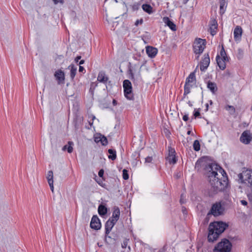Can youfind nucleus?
Segmentation results:
<instances>
[{
  "label": "nucleus",
  "instance_id": "nucleus-8",
  "mask_svg": "<svg viewBox=\"0 0 252 252\" xmlns=\"http://www.w3.org/2000/svg\"><path fill=\"white\" fill-rule=\"evenodd\" d=\"M123 88L126 97L129 100L133 99L131 83L128 80H125L124 81Z\"/></svg>",
  "mask_w": 252,
  "mask_h": 252
},
{
  "label": "nucleus",
  "instance_id": "nucleus-51",
  "mask_svg": "<svg viewBox=\"0 0 252 252\" xmlns=\"http://www.w3.org/2000/svg\"><path fill=\"white\" fill-rule=\"evenodd\" d=\"M84 62H85L84 60H81V61L79 62V64L80 65L82 64H83V63H84Z\"/></svg>",
  "mask_w": 252,
  "mask_h": 252
},
{
  "label": "nucleus",
  "instance_id": "nucleus-36",
  "mask_svg": "<svg viewBox=\"0 0 252 252\" xmlns=\"http://www.w3.org/2000/svg\"><path fill=\"white\" fill-rule=\"evenodd\" d=\"M102 135L100 134H96L94 138V141L96 142V143H99L100 142V140H101V137H102Z\"/></svg>",
  "mask_w": 252,
  "mask_h": 252
},
{
  "label": "nucleus",
  "instance_id": "nucleus-48",
  "mask_svg": "<svg viewBox=\"0 0 252 252\" xmlns=\"http://www.w3.org/2000/svg\"><path fill=\"white\" fill-rule=\"evenodd\" d=\"M95 119V117L94 116H93V117H92V122H91V121L89 122V124H90L91 126H92L93 125V121Z\"/></svg>",
  "mask_w": 252,
  "mask_h": 252
},
{
  "label": "nucleus",
  "instance_id": "nucleus-16",
  "mask_svg": "<svg viewBox=\"0 0 252 252\" xmlns=\"http://www.w3.org/2000/svg\"><path fill=\"white\" fill-rule=\"evenodd\" d=\"M217 28L218 23L217 21L215 19H212L210 24V31L211 35L213 36L216 34Z\"/></svg>",
  "mask_w": 252,
  "mask_h": 252
},
{
  "label": "nucleus",
  "instance_id": "nucleus-2",
  "mask_svg": "<svg viewBox=\"0 0 252 252\" xmlns=\"http://www.w3.org/2000/svg\"><path fill=\"white\" fill-rule=\"evenodd\" d=\"M227 225L222 221H216L211 223L209 225L208 240L213 242L219 237L227 227Z\"/></svg>",
  "mask_w": 252,
  "mask_h": 252
},
{
  "label": "nucleus",
  "instance_id": "nucleus-7",
  "mask_svg": "<svg viewBox=\"0 0 252 252\" xmlns=\"http://www.w3.org/2000/svg\"><path fill=\"white\" fill-rule=\"evenodd\" d=\"M224 208L220 202H216L212 206L208 215H212L214 217H218L223 214Z\"/></svg>",
  "mask_w": 252,
  "mask_h": 252
},
{
  "label": "nucleus",
  "instance_id": "nucleus-24",
  "mask_svg": "<svg viewBox=\"0 0 252 252\" xmlns=\"http://www.w3.org/2000/svg\"><path fill=\"white\" fill-rule=\"evenodd\" d=\"M207 88L212 92L215 94L217 91V87L216 84L215 83L209 81L207 84Z\"/></svg>",
  "mask_w": 252,
  "mask_h": 252
},
{
  "label": "nucleus",
  "instance_id": "nucleus-31",
  "mask_svg": "<svg viewBox=\"0 0 252 252\" xmlns=\"http://www.w3.org/2000/svg\"><path fill=\"white\" fill-rule=\"evenodd\" d=\"M193 148L194 150L195 151H198L200 150V143H199V142L198 140H195L193 142Z\"/></svg>",
  "mask_w": 252,
  "mask_h": 252
},
{
  "label": "nucleus",
  "instance_id": "nucleus-45",
  "mask_svg": "<svg viewBox=\"0 0 252 252\" xmlns=\"http://www.w3.org/2000/svg\"><path fill=\"white\" fill-rule=\"evenodd\" d=\"M54 183H49V185L50 186V189L52 192H54V186H53Z\"/></svg>",
  "mask_w": 252,
  "mask_h": 252
},
{
  "label": "nucleus",
  "instance_id": "nucleus-54",
  "mask_svg": "<svg viewBox=\"0 0 252 252\" xmlns=\"http://www.w3.org/2000/svg\"><path fill=\"white\" fill-rule=\"evenodd\" d=\"M206 108L205 111H208V107H209V105H208V103L206 104Z\"/></svg>",
  "mask_w": 252,
  "mask_h": 252
},
{
  "label": "nucleus",
  "instance_id": "nucleus-43",
  "mask_svg": "<svg viewBox=\"0 0 252 252\" xmlns=\"http://www.w3.org/2000/svg\"><path fill=\"white\" fill-rule=\"evenodd\" d=\"M98 174L100 177H102L104 174V170L103 169H100L99 171Z\"/></svg>",
  "mask_w": 252,
  "mask_h": 252
},
{
  "label": "nucleus",
  "instance_id": "nucleus-35",
  "mask_svg": "<svg viewBox=\"0 0 252 252\" xmlns=\"http://www.w3.org/2000/svg\"><path fill=\"white\" fill-rule=\"evenodd\" d=\"M123 178L125 180H126L129 178L128 171L126 169H124L123 170Z\"/></svg>",
  "mask_w": 252,
  "mask_h": 252
},
{
  "label": "nucleus",
  "instance_id": "nucleus-23",
  "mask_svg": "<svg viewBox=\"0 0 252 252\" xmlns=\"http://www.w3.org/2000/svg\"><path fill=\"white\" fill-rule=\"evenodd\" d=\"M98 213L100 216H104L107 213V209L105 206L100 204L98 207Z\"/></svg>",
  "mask_w": 252,
  "mask_h": 252
},
{
  "label": "nucleus",
  "instance_id": "nucleus-19",
  "mask_svg": "<svg viewBox=\"0 0 252 252\" xmlns=\"http://www.w3.org/2000/svg\"><path fill=\"white\" fill-rule=\"evenodd\" d=\"M55 77L58 80L59 84L63 82L64 80V74L63 71L58 70L56 71L55 73Z\"/></svg>",
  "mask_w": 252,
  "mask_h": 252
},
{
  "label": "nucleus",
  "instance_id": "nucleus-47",
  "mask_svg": "<svg viewBox=\"0 0 252 252\" xmlns=\"http://www.w3.org/2000/svg\"><path fill=\"white\" fill-rule=\"evenodd\" d=\"M183 120L184 121H187L189 120L188 115H185L183 117Z\"/></svg>",
  "mask_w": 252,
  "mask_h": 252
},
{
  "label": "nucleus",
  "instance_id": "nucleus-32",
  "mask_svg": "<svg viewBox=\"0 0 252 252\" xmlns=\"http://www.w3.org/2000/svg\"><path fill=\"white\" fill-rule=\"evenodd\" d=\"M225 109L229 111L230 114H234L235 112V108L231 105H227L225 106Z\"/></svg>",
  "mask_w": 252,
  "mask_h": 252
},
{
  "label": "nucleus",
  "instance_id": "nucleus-40",
  "mask_svg": "<svg viewBox=\"0 0 252 252\" xmlns=\"http://www.w3.org/2000/svg\"><path fill=\"white\" fill-rule=\"evenodd\" d=\"M131 7L133 11L137 10L139 8V5L137 3L133 4L131 5Z\"/></svg>",
  "mask_w": 252,
  "mask_h": 252
},
{
  "label": "nucleus",
  "instance_id": "nucleus-13",
  "mask_svg": "<svg viewBox=\"0 0 252 252\" xmlns=\"http://www.w3.org/2000/svg\"><path fill=\"white\" fill-rule=\"evenodd\" d=\"M162 21L165 25L167 26L172 31H175L176 30V25L172 21H171L168 17H163Z\"/></svg>",
  "mask_w": 252,
  "mask_h": 252
},
{
  "label": "nucleus",
  "instance_id": "nucleus-21",
  "mask_svg": "<svg viewBox=\"0 0 252 252\" xmlns=\"http://www.w3.org/2000/svg\"><path fill=\"white\" fill-rule=\"evenodd\" d=\"M195 80V74L193 72L191 73L187 78L185 84L193 86Z\"/></svg>",
  "mask_w": 252,
  "mask_h": 252
},
{
  "label": "nucleus",
  "instance_id": "nucleus-53",
  "mask_svg": "<svg viewBox=\"0 0 252 252\" xmlns=\"http://www.w3.org/2000/svg\"><path fill=\"white\" fill-rule=\"evenodd\" d=\"M188 104L190 107H191L192 106V104L191 102L190 101H188Z\"/></svg>",
  "mask_w": 252,
  "mask_h": 252
},
{
  "label": "nucleus",
  "instance_id": "nucleus-41",
  "mask_svg": "<svg viewBox=\"0 0 252 252\" xmlns=\"http://www.w3.org/2000/svg\"><path fill=\"white\" fill-rule=\"evenodd\" d=\"M193 115L195 118L198 117L200 116V112L198 110L196 111V109L194 110V112Z\"/></svg>",
  "mask_w": 252,
  "mask_h": 252
},
{
  "label": "nucleus",
  "instance_id": "nucleus-27",
  "mask_svg": "<svg viewBox=\"0 0 252 252\" xmlns=\"http://www.w3.org/2000/svg\"><path fill=\"white\" fill-rule=\"evenodd\" d=\"M142 9L143 10L149 14H151L153 12V8L152 6L147 4H144L142 5Z\"/></svg>",
  "mask_w": 252,
  "mask_h": 252
},
{
  "label": "nucleus",
  "instance_id": "nucleus-34",
  "mask_svg": "<svg viewBox=\"0 0 252 252\" xmlns=\"http://www.w3.org/2000/svg\"><path fill=\"white\" fill-rule=\"evenodd\" d=\"M101 144L103 146H106L108 144V141L106 137L103 135L101 137V140H100V142Z\"/></svg>",
  "mask_w": 252,
  "mask_h": 252
},
{
  "label": "nucleus",
  "instance_id": "nucleus-46",
  "mask_svg": "<svg viewBox=\"0 0 252 252\" xmlns=\"http://www.w3.org/2000/svg\"><path fill=\"white\" fill-rule=\"evenodd\" d=\"M240 202L241 203L242 205H244V206H246L248 204L247 201L245 200H241L240 201Z\"/></svg>",
  "mask_w": 252,
  "mask_h": 252
},
{
  "label": "nucleus",
  "instance_id": "nucleus-44",
  "mask_svg": "<svg viewBox=\"0 0 252 252\" xmlns=\"http://www.w3.org/2000/svg\"><path fill=\"white\" fill-rule=\"evenodd\" d=\"M53 0L55 4H57L59 2H60L62 4H63V0Z\"/></svg>",
  "mask_w": 252,
  "mask_h": 252
},
{
  "label": "nucleus",
  "instance_id": "nucleus-56",
  "mask_svg": "<svg viewBox=\"0 0 252 252\" xmlns=\"http://www.w3.org/2000/svg\"><path fill=\"white\" fill-rule=\"evenodd\" d=\"M190 133H191V131H190V130H189V131L187 132V134H188V135H189V134H190Z\"/></svg>",
  "mask_w": 252,
  "mask_h": 252
},
{
  "label": "nucleus",
  "instance_id": "nucleus-29",
  "mask_svg": "<svg viewBox=\"0 0 252 252\" xmlns=\"http://www.w3.org/2000/svg\"><path fill=\"white\" fill-rule=\"evenodd\" d=\"M192 87V85H189L188 84H185L184 86V98H185L186 95L190 93V89Z\"/></svg>",
  "mask_w": 252,
  "mask_h": 252
},
{
  "label": "nucleus",
  "instance_id": "nucleus-9",
  "mask_svg": "<svg viewBox=\"0 0 252 252\" xmlns=\"http://www.w3.org/2000/svg\"><path fill=\"white\" fill-rule=\"evenodd\" d=\"M252 140V134L249 130H245L241 134L240 141L243 144L248 145Z\"/></svg>",
  "mask_w": 252,
  "mask_h": 252
},
{
  "label": "nucleus",
  "instance_id": "nucleus-30",
  "mask_svg": "<svg viewBox=\"0 0 252 252\" xmlns=\"http://www.w3.org/2000/svg\"><path fill=\"white\" fill-rule=\"evenodd\" d=\"M46 178L48 183H54L53 181V172L52 171H49L47 173Z\"/></svg>",
  "mask_w": 252,
  "mask_h": 252
},
{
  "label": "nucleus",
  "instance_id": "nucleus-52",
  "mask_svg": "<svg viewBox=\"0 0 252 252\" xmlns=\"http://www.w3.org/2000/svg\"><path fill=\"white\" fill-rule=\"evenodd\" d=\"M113 104L116 105L117 104V101L115 99L113 100Z\"/></svg>",
  "mask_w": 252,
  "mask_h": 252
},
{
  "label": "nucleus",
  "instance_id": "nucleus-60",
  "mask_svg": "<svg viewBox=\"0 0 252 252\" xmlns=\"http://www.w3.org/2000/svg\"><path fill=\"white\" fill-rule=\"evenodd\" d=\"M180 202L181 203H183V200H182L181 199L180 200Z\"/></svg>",
  "mask_w": 252,
  "mask_h": 252
},
{
  "label": "nucleus",
  "instance_id": "nucleus-12",
  "mask_svg": "<svg viewBox=\"0 0 252 252\" xmlns=\"http://www.w3.org/2000/svg\"><path fill=\"white\" fill-rule=\"evenodd\" d=\"M243 30L239 26H237L234 30V38L235 41L239 42L241 40Z\"/></svg>",
  "mask_w": 252,
  "mask_h": 252
},
{
  "label": "nucleus",
  "instance_id": "nucleus-1",
  "mask_svg": "<svg viewBox=\"0 0 252 252\" xmlns=\"http://www.w3.org/2000/svg\"><path fill=\"white\" fill-rule=\"evenodd\" d=\"M207 176L211 188L214 192L223 190L227 185V178L225 171L218 164L211 163L206 167Z\"/></svg>",
  "mask_w": 252,
  "mask_h": 252
},
{
  "label": "nucleus",
  "instance_id": "nucleus-61",
  "mask_svg": "<svg viewBox=\"0 0 252 252\" xmlns=\"http://www.w3.org/2000/svg\"><path fill=\"white\" fill-rule=\"evenodd\" d=\"M138 75H140V71L139 70L138 71Z\"/></svg>",
  "mask_w": 252,
  "mask_h": 252
},
{
  "label": "nucleus",
  "instance_id": "nucleus-38",
  "mask_svg": "<svg viewBox=\"0 0 252 252\" xmlns=\"http://www.w3.org/2000/svg\"><path fill=\"white\" fill-rule=\"evenodd\" d=\"M153 160V158L152 157H147L145 159V163H151Z\"/></svg>",
  "mask_w": 252,
  "mask_h": 252
},
{
  "label": "nucleus",
  "instance_id": "nucleus-20",
  "mask_svg": "<svg viewBox=\"0 0 252 252\" xmlns=\"http://www.w3.org/2000/svg\"><path fill=\"white\" fill-rule=\"evenodd\" d=\"M138 66L136 64L132 65L130 63H129L128 72L130 76V78L131 79L133 80L134 79V73L135 72L136 70L138 68Z\"/></svg>",
  "mask_w": 252,
  "mask_h": 252
},
{
  "label": "nucleus",
  "instance_id": "nucleus-28",
  "mask_svg": "<svg viewBox=\"0 0 252 252\" xmlns=\"http://www.w3.org/2000/svg\"><path fill=\"white\" fill-rule=\"evenodd\" d=\"M68 67L70 68V77L73 79L76 73L77 67L73 64L69 65Z\"/></svg>",
  "mask_w": 252,
  "mask_h": 252
},
{
  "label": "nucleus",
  "instance_id": "nucleus-42",
  "mask_svg": "<svg viewBox=\"0 0 252 252\" xmlns=\"http://www.w3.org/2000/svg\"><path fill=\"white\" fill-rule=\"evenodd\" d=\"M143 23V19H140V20H137L136 21L135 23V25L136 26H138L139 24H142Z\"/></svg>",
  "mask_w": 252,
  "mask_h": 252
},
{
  "label": "nucleus",
  "instance_id": "nucleus-59",
  "mask_svg": "<svg viewBox=\"0 0 252 252\" xmlns=\"http://www.w3.org/2000/svg\"><path fill=\"white\" fill-rule=\"evenodd\" d=\"M180 202L181 203H183V200H182L181 199L180 200Z\"/></svg>",
  "mask_w": 252,
  "mask_h": 252
},
{
  "label": "nucleus",
  "instance_id": "nucleus-17",
  "mask_svg": "<svg viewBox=\"0 0 252 252\" xmlns=\"http://www.w3.org/2000/svg\"><path fill=\"white\" fill-rule=\"evenodd\" d=\"M146 52L149 57L154 58L157 54L158 50L156 48L152 46H148L146 47Z\"/></svg>",
  "mask_w": 252,
  "mask_h": 252
},
{
  "label": "nucleus",
  "instance_id": "nucleus-25",
  "mask_svg": "<svg viewBox=\"0 0 252 252\" xmlns=\"http://www.w3.org/2000/svg\"><path fill=\"white\" fill-rule=\"evenodd\" d=\"M73 142L72 141H69L67 145H65L63 147L62 150L63 151L67 150L68 153H71L73 151Z\"/></svg>",
  "mask_w": 252,
  "mask_h": 252
},
{
  "label": "nucleus",
  "instance_id": "nucleus-6",
  "mask_svg": "<svg viewBox=\"0 0 252 252\" xmlns=\"http://www.w3.org/2000/svg\"><path fill=\"white\" fill-rule=\"evenodd\" d=\"M216 61L218 66L221 70H224L226 68V62L228 61V57L223 47L220 52V55H218L216 57Z\"/></svg>",
  "mask_w": 252,
  "mask_h": 252
},
{
  "label": "nucleus",
  "instance_id": "nucleus-50",
  "mask_svg": "<svg viewBox=\"0 0 252 252\" xmlns=\"http://www.w3.org/2000/svg\"><path fill=\"white\" fill-rule=\"evenodd\" d=\"M81 58V56H78L76 57L75 58V62H76V63H78V61H79V60H80Z\"/></svg>",
  "mask_w": 252,
  "mask_h": 252
},
{
  "label": "nucleus",
  "instance_id": "nucleus-4",
  "mask_svg": "<svg viewBox=\"0 0 252 252\" xmlns=\"http://www.w3.org/2000/svg\"><path fill=\"white\" fill-rule=\"evenodd\" d=\"M206 45L205 39L196 38L193 45V52L197 55L196 59H199L200 55L203 52Z\"/></svg>",
  "mask_w": 252,
  "mask_h": 252
},
{
  "label": "nucleus",
  "instance_id": "nucleus-63",
  "mask_svg": "<svg viewBox=\"0 0 252 252\" xmlns=\"http://www.w3.org/2000/svg\"><path fill=\"white\" fill-rule=\"evenodd\" d=\"M99 185H100V186H102V185L101 184V182H99L98 183Z\"/></svg>",
  "mask_w": 252,
  "mask_h": 252
},
{
  "label": "nucleus",
  "instance_id": "nucleus-18",
  "mask_svg": "<svg viewBox=\"0 0 252 252\" xmlns=\"http://www.w3.org/2000/svg\"><path fill=\"white\" fill-rule=\"evenodd\" d=\"M116 223L110 219L106 221L105 225V234L106 235L110 233Z\"/></svg>",
  "mask_w": 252,
  "mask_h": 252
},
{
  "label": "nucleus",
  "instance_id": "nucleus-64",
  "mask_svg": "<svg viewBox=\"0 0 252 252\" xmlns=\"http://www.w3.org/2000/svg\"><path fill=\"white\" fill-rule=\"evenodd\" d=\"M128 248L129 250H130V247L129 246L128 247Z\"/></svg>",
  "mask_w": 252,
  "mask_h": 252
},
{
  "label": "nucleus",
  "instance_id": "nucleus-10",
  "mask_svg": "<svg viewBox=\"0 0 252 252\" xmlns=\"http://www.w3.org/2000/svg\"><path fill=\"white\" fill-rule=\"evenodd\" d=\"M90 227L92 229L98 230L101 228V223L97 216H94L91 220Z\"/></svg>",
  "mask_w": 252,
  "mask_h": 252
},
{
  "label": "nucleus",
  "instance_id": "nucleus-22",
  "mask_svg": "<svg viewBox=\"0 0 252 252\" xmlns=\"http://www.w3.org/2000/svg\"><path fill=\"white\" fill-rule=\"evenodd\" d=\"M220 13L222 15L224 13L227 7V2L226 0H220Z\"/></svg>",
  "mask_w": 252,
  "mask_h": 252
},
{
  "label": "nucleus",
  "instance_id": "nucleus-39",
  "mask_svg": "<svg viewBox=\"0 0 252 252\" xmlns=\"http://www.w3.org/2000/svg\"><path fill=\"white\" fill-rule=\"evenodd\" d=\"M127 244H128V240H126V239L125 240L122 244V247L123 248H126L127 246Z\"/></svg>",
  "mask_w": 252,
  "mask_h": 252
},
{
  "label": "nucleus",
  "instance_id": "nucleus-14",
  "mask_svg": "<svg viewBox=\"0 0 252 252\" xmlns=\"http://www.w3.org/2000/svg\"><path fill=\"white\" fill-rule=\"evenodd\" d=\"M120 215V211L119 208L115 206L113 208V211L112 213V216L111 218H110V220H112L113 221H115L117 222L118 220Z\"/></svg>",
  "mask_w": 252,
  "mask_h": 252
},
{
  "label": "nucleus",
  "instance_id": "nucleus-33",
  "mask_svg": "<svg viewBox=\"0 0 252 252\" xmlns=\"http://www.w3.org/2000/svg\"><path fill=\"white\" fill-rule=\"evenodd\" d=\"M167 159L170 163L175 164L176 162L175 155L168 156Z\"/></svg>",
  "mask_w": 252,
  "mask_h": 252
},
{
  "label": "nucleus",
  "instance_id": "nucleus-37",
  "mask_svg": "<svg viewBox=\"0 0 252 252\" xmlns=\"http://www.w3.org/2000/svg\"><path fill=\"white\" fill-rule=\"evenodd\" d=\"M168 152H169V155L168 156H174L175 155V150L173 148H172L171 147L168 148Z\"/></svg>",
  "mask_w": 252,
  "mask_h": 252
},
{
  "label": "nucleus",
  "instance_id": "nucleus-5",
  "mask_svg": "<svg viewBox=\"0 0 252 252\" xmlns=\"http://www.w3.org/2000/svg\"><path fill=\"white\" fill-rule=\"evenodd\" d=\"M231 247V244L229 240L224 239L215 247L214 252H230Z\"/></svg>",
  "mask_w": 252,
  "mask_h": 252
},
{
  "label": "nucleus",
  "instance_id": "nucleus-57",
  "mask_svg": "<svg viewBox=\"0 0 252 252\" xmlns=\"http://www.w3.org/2000/svg\"><path fill=\"white\" fill-rule=\"evenodd\" d=\"M189 0H185L184 3H186Z\"/></svg>",
  "mask_w": 252,
  "mask_h": 252
},
{
  "label": "nucleus",
  "instance_id": "nucleus-55",
  "mask_svg": "<svg viewBox=\"0 0 252 252\" xmlns=\"http://www.w3.org/2000/svg\"><path fill=\"white\" fill-rule=\"evenodd\" d=\"M209 103H210V105H212V104H213V101H212V100H209Z\"/></svg>",
  "mask_w": 252,
  "mask_h": 252
},
{
  "label": "nucleus",
  "instance_id": "nucleus-26",
  "mask_svg": "<svg viewBox=\"0 0 252 252\" xmlns=\"http://www.w3.org/2000/svg\"><path fill=\"white\" fill-rule=\"evenodd\" d=\"M108 152L109 154L108 158L112 160H114L117 157L116 151L113 149H109Z\"/></svg>",
  "mask_w": 252,
  "mask_h": 252
},
{
  "label": "nucleus",
  "instance_id": "nucleus-49",
  "mask_svg": "<svg viewBox=\"0 0 252 252\" xmlns=\"http://www.w3.org/2000/svg\"><path fill=\"white\" fill-rule=\"evenodd\" d=\"M84 70H85L83 66L80 65L79 68V72H83Z\"/></svg>",
  "mask_w": 252,
  "mask_h": 252
},
{
  "label": "nucleus",
  "instance_id": "nucleus-15",
  "mask_svg": "<svg viewBox=\"0 0 252 252\" xmlns=\"http://www.w3.org/2000/svg\"><path fill=\"white\" fill-rule=\"evenodd\" d=\"M108 77L103 71H101L98 73L97 80L103 84H106L108 80Z\"/></svg>",
  "mask_w": 252,
  "mask_h": 252
},
{
  "label": "nucleus",
  "instance_id": "nucleus-11",
  "mask_svg": "<svg viewBox=\"0 0 252 252\" xmlns=\"http://www.w3.org/2000/svg\"><path fill=\"white\" fill-rule=\"evenodd\" d=\"M210 62V57L208 54H205L204 55V58L201 62L200 63V70L201 71H205L208 66Z\"/></svg>",
  "mask_w": 252,
  "mask_h": 252
},
{
  "label": "nucleus",
  "instance_id": "nucleus-3",
  "mask_svg": "<svg viewBox=\"0 0 252 252\" xmlns=\"http://www.w3.org/2000/svg\"><path fill=\"white\" fill-rule=\"evenodd\" d=\"M238 177L241 183L249 187L252 193V170L244 168Z\"/></svg>",
  "mask_w": 252,
  "mask_h": 252
},
{
  "label": "nucleus",
  "instance_id": "nucleus-58",
  "mask_svg": "<svg viewBox=\"0 0 252 252\" xmlns=\"http://www.w3.org/2000/svg\"><path fill=\"white\" fill-rule=\"evenodd\" d=\"M122 16H126V13H125L123 14Z\"/></svg>",
  "mask_w": 252,
  "mask_h": 252
},
{
  "label": "nucleus",
  "instance_id": "nucleus-62",
  "mask_svg": "<svg viewBox=\"0 0 252 252\" xmlns=\"http://www.w3.org/2000/svg\"><path fill=\"white\" fill-rule=\"evenodd\" d=\"M99 185H100V186H102V185L101 184V182H99L98 183Z\"/></svg>",
  "mask_w": 252,
  "mask_h": 252
}]
</instances>
